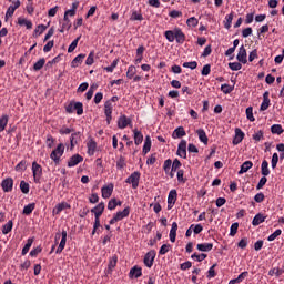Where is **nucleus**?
<instances>
[{"label":"nucleus","instance_id":"1","mask_svg":"<svg viewBox=\"0 0 284 284\" xmlns=\"http://www.w3.org/2000/svg\"><path fill=\"white\" fill-rule=\"evenodd\" d=\"M63 152H65V146L63 143L58 144L57 149L53 150L50 154V159L54 161V163L59 164V161H61V156H63Z\"/></svg>","mask_w":284,"mask_h":284},{"label":"nucleus","instance_id":"2","mask_svg":"<svg viewBox=\"0 0 284 284\" xmlns=\"http://www.w3.org/2000/svg\"><path fill=\"white\" fill-rule=\"evenodd\" d=\"M32 174L34 183H41V176H43V168L37 163H32Z\"/></svg>","mask_w":284,"mask_h":284},{"label":"nucleus","instance_id":"3","mask_svg":"<svg viewBox=\"0 0 284 284\" xmlns=\"http://www.w3.org/2000/svg\"><path fill=\"white\" fill-rule=\"evenodd\" d=\"M140 181H141V172L135 171L125 180V183H128L129 185H132L133 190H136L139 187Z\"/></svg>","mask_w":284,"mask_h":284},{"label":"nucleus","instance_id":"4","mask_svg":"<svg viewBox=\"0 0 284 284\" xmlns=\"http://www.w3.org/2000/svg\"><path fill=\"white\" fill-rule=\"evenodd\" d=\"M154 258H156V251L151 250L144 255L143 263L145 267H149L151 270L152 265H154Z\"/></svg>","mask_w":284,"mask_h":284},{"label":"nucleus","instance_id":"5","mask_svg":"<svg viewBox=\"0 0 284 284\" xmlns=\"http://www.w3.org/2000/svg\"><path fill=\"white\" fill-rule=\"evenodd\" d=\"M69 141H70V150H74V146L81 143V131L72 132L69 138Z\"/></svg>","mask_w":284,"mask_h":284},{"label":"nucleus","instance_id":"6","mask_svg":"<svg viewBox=\"0 0 284 284\" xmlns=\"http://www.w3.org/2000/svg\"><path fill=\"white\" fill-rule=\"evenodd\" d=\"M176 154L181 156V159H187V141L181 140L178 145Z\"/></svg>","mask_w":284,"mask_h":284},{"label":"nucleus","instance_id":"7","mask_svg":"<svg viewBox=\"0 0 284 284\" xmlns=\"http://www.w3.org/2000/svg\"><path fill=\"white\" fill-rule=\"evenodd\" d=\"M179 196V193L175 189L171 190L168 195V210H172L174 205H176V199Z\"/></svg>","mask_w":284,"mask_h":284},{"label":"nucleus","instance_id":"8","mask_svg":"<svg viewBox=\"0 0 284 284\" xmlns=\"http://www.w3.org/2000/svg\"><path fill=\"white\" fill-rule=\"evenodd\" d=\"M236 59L240 63H247V50L245 49V45H241L236 55Z\"/></svg>","mask_w":284,"mask_h":284},{"label":"nucleus","instance_id":"9","mask_svg":"<svg viewBox=\"0 0 284 284\" xmlns=\"http://www.w3.org/2000/svg\"><path fill=\"white\" fill-rule=\"evenodd\" d=\"M131 124H132V120L126 115H120V118L118 119V128L120 130H125V128H128V125H131Z\"/></svg>","mask_w":284,"mask_h":284},{"label":"nucleus","instance_id":"10","mask_svg":"<svg viewBox=\"0 0 284 284\" xmlns=\"http://www.w3.org/2000/svg\"><path fill=\"white\" fill-rule=\"evenodd\" d=\"M1 187L3 192H12V187H14V180L12 178H7L2 181Z\"/></svg>","mask_w":284,"mask_h":284},{"label":"nucleus","instance_id":"11","mask_svg":"<svg viewBox=\"0 0 284 284\" xmlns=\"http://www.w3.org/2000/svg\"><path fill=\"white\" fill-rule=\"evenodd\" d=\"M143 276V268L141 266H133L129 272V278H141Z\"/></svg>","mask_w":284,"mask_h":284},{"label":"nucleus","instance_id":"12","mask_svg":"<svg viewBox=\"0 0 284 284\" xmlns=\"http://www.w3.org/2000/svg\"><path fill=\"white\" fill-rule=\"evenodd\" d=\"M92 214H94V217H100L102 216L103 212H105V203L101 202L97 206H94L91 210Z\"/></svg>","mask_w":284,"mask_h":284},{"label":"nucleus","instance_id":"13","mask_svg":"<svg viewBox=\"0 0 284 284\" xmlns=\"http://www.w3.org/2000/svg\"><path fill=\"white\" fill-rule=\"evenodd\" d=\"M102 199H110L112 196V192H114V184L110 183L101 189Z\"/></svg>","mask_w":284,"mask_h":284},{"label":"nucleus","instance_id":"14","mask_svg":"<svg viewBox=\"0 0 284 284\" xmlns=\"http://www.w3.org/2000/svg\"><path fill=\"white\" fill-rule=\"evenodd\" d=\"M79 163H83V156H81L80 154H74L70 158L68 162V168H74L79 165Z\"/></svg>","mask_w":284,"mask_h":284},{"label":"nucleus","instance_id":"15","mask_svg":"<svg viewBox=\"0 0 284 284\" xmlns=\"http://www.w3.org/2000/svg\"><path fill=\"white\" fill-rule=\"evenodd\" d=\"M243 139H245V133L243 132V130L236 128L235 136L233 139V145H239V143H241Z\"/></svg>","mask_w":284,"mask_h":284},{"label":"nucleus","instance_id":"16","mask_svg":"<svg viewBox=\"0 0 284 284\" xmlns=\"http://www.w3.org/2000/svg\"><path fill=\"white\" fill-rule=\"evenodd\" d=\"M175 40L176 43L180 45H183L185 43V33H183V30L181 28H175Z\"/></svg>","mask_w":284,"mask_h":284},{"label":"nucleus","instance_id":"17","mask_svg":"<svg viewBox=\"0 0 284 284\" xmlns=\"http://www.w3.org/2000/svg\"><path fill=\"white\" fill-rule=\"evenodd\" d=\"M270 108V91L264 92L263 94V102L260 106L261 112H265Z\"/></svg>","mask_w":284,"mask_h":284},{"label":"nucleus","instance_id":"18","mask_svg":"<svg viewBox=\"0 0 284 284\" xmlns=\"http://www.w3.org/2000/svg\"><path fill=\"white\" fill-rule=\"evenodd\" d=\"M265 219H267L266 215H264L263 213H257L253 221H252V225H254V227L261 225V223H265Z\"/></svg>","mask_w":284,"mask_h":284},{"label":"nucleus","instance_id":"19","mask_svg":"<svg viewBox=\"0 0 284 284\" xmlns=\"http://www.w3.org/2000/svg\"><path fill=\"white\" fill-rule=\"evenodd\" d=\"M70 204L68 202H61L59 204L55 205V207L53 209V213L54 214H61V212H63V210H70Z\"/></svg>","mask_w":284,"mask_h":284},{"label":"nucleus","instance_id":"20","mask_svg":"<svg viewBox=\"0 0 284 284\" xmlns=\"http://www.w3.org/2000/svg\"><path fill=\"white\" fill-rule=\"evenodd\" d=\"M196 248L199 250V252H212V250L214 248V244L213 243H201L196 245Z\"/></svg>","mask_w":284,"mask_h":284},{"label":"nucleus","instance_id":"21","mask_svg":"<svg viewBox=\"0 0 284 284\" xmlns=\"http://www.w3.org/2000/svg\"><path fill=\"white\" fill-rule=\"evenodd\" d=\"M187 133L183 126L176 128L172 133V139H183Z\"/></svg>","mask_w":284,"mask_h":284},{"label":"nucleus","instance_id":"22","mask_svg":"<svg viewBox=\"0 0 284 284\" xmlns=\"http://www.w3.org/2000/svg\"><path fill=\"white\" fill-rule=\"evenodd\" d=\"M85 59V54L84 53H80L79 55H77L72 62H71V68H79L81 65V63H83V60Z\"/></svg>","mask_w":284,"mask_h":284},{"label":"nucleus","instance_id":"23","mask_svg":"<svg viewBox=\"0 0 284 284\" xmlns=\"http://www.w3.org/2000/svg\"><path fill=\"white\" fill-rule=\"evenodd\" d=\"M133 139L135 145H141L143 143V133L136 129L133 130Z\"/></svg>","mask_w":284,"mask_h":284},{"label":"nucleus","instance_id":"24","mask_svg":"<svg viewBox=\"0 0 284 284\" xmlns=\"http://www.w3.org/2000/svg\"><path fill=\"white\" fill-rule=\"evenodd\" d=\"M114 216L118 217V221L128 219V216H130V206H126L123 211H119Z\"/></svg>","mask_w":284,"mask_h":284},{"label":"nucleus","instance_id":"25","mask_svg":"<svg viewBox=\"0 0 284 284\" xmlns=\"http://www.w3.org/2000/svg\"><path fill=\"white\" fill-rule=\"evenodd\" d=\"M196 134H197L199 140L201 141V143H204V145H207V142L210 141V139H207V134L205 133V130L199 129L196 131Z\"/></svg>","mask_w":284,"mask_h":284},{"label":"nucleus","instance_id":"26","mask_svg":"<svg viewBox=\"0 0 284 284\" xmlns=\"http://www.w3.org/2000/svg\"><path fill=\"white\" fill-rule=\"evenodd\" d=\"M87 148L89 156H94V152H97V142L94 140H90L87 143Z\"/></svg>","mask_w":284,"mask_h":284},{"label":"nucleus","instance_id":"27","mask_svg":"<svg viewBox=\"0 0 284 284\" xmlns=\"http://www.w3.org/2000/svg\"><path fill=\"white\" fill-rule=\"evenodd\" d=\"M70 28H72V21H70V18L64 16L62 27L59 30V32L63 33V32H65V30H70Z\"/></svg>","mask_w":284,"mask_h":284},{"label":"nucleus","instance_id":"28","mask_svg":"<svg viewBox=\"0 0 284 284\" xmlns=\"http://www.w3.org/2000/svg\"><path fill=\"white\" fill-rule=\"evenodd\" d=\"M254 166V163H252V161H245L242 165L241 169L239 171V174H245V172L252 170V168Z\"/></svg>","mask_w":284,"mask_h":284},{"label":"nucleus","instance_id":"29","mask_svg":"<svg viewBox=\"0 0 284 284\" xmlns=\"http://www.w3.org/2000/svg\"><path fill=\"white\" fill-rule=\"evenodd\" d=\"M164 37L169 41V43H174L176 37V29L165 31Z\"/></svg>","mask_w":284,"mask_h":284},{"label":"nucleus","instance_id":"30","mask_svg":"<svg viewBox=\"0 0 284 284\" xmlns=\"http://www.w3.org/2000/svg\"><path fill=\"white\" fill-rule=\"evenodd\" d=\"M36 207H37L36 203H30L23 207L22 214H24L26 216H30V214L34 212Z\"/></svg>","mask_w":284,"mask_h":284},{"label":"nucleus","instance_id":"31","mask_svg":"<svg viewBox=\"0 0 284 284\" xmlns=\"http://www.w3.org/2000/svg\"><path fill=\"white\" fill-rule=\"evenodd\" d=\"M261 172L264 176H270V162H267V160H263Z\"/></svg>","mask_w":284,"mask_h":284},{"label":"nucleus","instance_id":"32","mask_svg":"<svg viewBox=\"0 0 284 284\" xmlns=\"http://www.w3.org/2000/svg\"><path fill=\"white\" fill-rule=\"evenodd\" d=\"M232 21H234V12H231L230 14L225 16L224 28L226 30H230V28H232Z\"/></svg>","mask_w":284,"mask_h":284},{"label":"nucleus","instance_id":"33","mask_svg":"<svg viewBox=\"0 0 284 284\" xmlns=\"http://www.w3.org/2000/svg\"><path fill=\"white\" fill-rule=\"evenodd\" d=\"M18 26H26L27 30H32V21L26 18H18Z\"/></svg>","mask_w":284,"mask_h":284},{"label":"nucleus","instance_id":"34","mask_svg":"<svg viewBox=\"0 0 284 284\" xmlns=\"http://www.w3.org/2000/svg\"><path fill=\"white\" fill-rule=\"evenodd\" d=\"M252 139L255 143H258V141H263V139H265V132H263V130H258L252 135Z\"/></svg>","mask_w":284,"mask_h":284},{"label":"nucleus","instance_id":"35","mask_svg":"<svg viewBox=\"0 0 284 284\" xmlns=\"http://www.w3.org/2000/svg\"><path fill=\"white\" fill-rule=\"evenodd\" d=\"M28 170V161L21 160L17 165H16V172H26Z\"/></svg>","mask_w":284,"mask_h":284},{"label":"nucleus","instance_id":"36","mask_svg":"<svg viewBox=\"0 0 284 284\" xmlns=\"http://www.w3.org/2000/svg\"><path fill=\"white\" fill-rule=\"evenodd\" d=\"M32 243H34V239L30 237L27 241V244L22 248V256H26L28 252H30V247H32Z\"/></svg>","mask_w":284,"mask_h":284},{"label":"nucleus","instance_id":"37","mask_svg":"<svg viewBox=\"0 0 284 284\" xmlns=\"http://www.w3.org/2000/svg\"><path fill=\"white\" fill-rule=\"evenodd\" d=\"M191 258H193V261H197V263H201V262L205 261V258H207V254H205V253H201V254L193 253L191 255Z\"/></svg>","mask_w":284,"mask_h":284},{"label":"nucleus","instance_id":"38","mask_svg":"<svg viewBox=\"0 0 284 284\" xmlns=\"http://www.w3.org/2000/svg\"><path fill=\"white\" fill-rule=\"evenodd\" d=\"M48 30V26L45 24H39L34 31H33V37L37 39V37H40V34L44 31Z\"/></svg>","mask_w":284,"mask_h":284},{"label":"nucleus","instance_id":"39","mask_svg":"<svg viewBox=\"0 0 284 284\" xmlns=\"http://www.w3.org/2000/svg\"><path fill=\"white\" fill-rule=\"evenodd\" d=\"M271 132H272V134L281 135V134H283L284 130H283V126L281 124H273L271 126Z\"/></svg>","mask_w":284,"mask_h":284},{"label":"nucleus","instance_id":"40","mask_svg":"<svg viewBox=\"0 0 284 284\" xmlns=\"http://www.w3.org/2000/svg\"><path fill=\"white\" fill-rule=\"evenodd\" d=\"M74 131H75L74 128L63 125V126H61V129L59 130V134H61V135L72 134Z\"/></svg>","mask_w":284,"mask_h":284},{"label":"nucleus","instance_id":"41","mask_svg":"<svg viewBox=\"0 0 284 284\" xmlns=\"http://www.w3.org/2000/svg\"><path fill=\"white\" fill-rule=\"evenodd\" d=\"M20 190H21L22 194H30V184L22 180L20 182Z\"/></svg>","mask_w":284,"mask_h":284},{"label":"nucleus","instance_id":"42","mask_svg":"<svg viewBox=\"0 0 284 284\" xmlns=\"http://www.w3.org/2000/svg\"><path fill=\"white\" fill-rule=\"evenodd\" d=\"M43 65H45V58H41L39 61H37L34 64H33V70L36 72H39V70H42Z\"/></svg>","mask_w":284,"mask_h":284},{"label":"nucleus","instance_id":"43","mask_svg":"<svg viewBox=\"0 0 284 284\" xmlns=\"http://www.w3.org/2000/svg\"><path fill=\"white\" fill-rule=\"evenodd\" d=\"M9 119L10 118L8 115H2L0 118V132H3V130H6V128L8 126Z\"/></svg>","mask_w":284,"mask_h":284},{"label":"nucleus","instance_id":"44","mask_svg":"<svg viewBox=\"0 0 284 284\" xmlns=\"http://www.w3.org/2000/svg\"><path fill=\"white\" fill-rule=\"evenodd\" d=\"M13 225L14 224L12 223V220H10L7 224L2 226V234H10V232H12Z\"/></svg>","mask_w":284,"mask_h":284},{"label":"nucleus","instance_id":"45","mask_svg":"<svg viewBox=\"0 0 284 284\" xmlns=\"http://www.w3.org/2000/svg\"><path fill=\"white\" fill-rule=\"evenodd\" d=\"M114 110V104H112L110 101L104 102V114H112Z\"/></svg>","mask_w":284,"mask_h":284},{"label":"nucleus","instance_id":"46","mask_svg":"<svg viewBox=\"0 0 284 284\" xmlns=\"http://www.w3.org/2000/svg\"><path fill=\"white\" fill-rule=\"evenodd\" d=\"M221 91L223 92V94H231V92H234V87L225 83L221 85Z\"/></svg>","mask_w":284,"mask_h":284},{"label":"nucleus","instance_id":"47","mask_svg":"<svg viewBox=\"0 0 284 284\" xmlns=\"http://www.w3.org/2000/svg\"><path fill=\"white\" fill-rule=\"evenodd\" d=\"M79 41H81V36H79L75 40L71 42V44L68 48V52H73L77 50V45H79Z\"/></svg>","mask_w":284,"mask_h":284},{"label":"nucleus","instance_id":"48","mask_svg":"<svg viewBox=\"0 0 284 284\" xmlns=\"http://www.w3.org/2000/svg\"><path fill=\"white\" fill-rule=\"evenodd\" d=\"M65 243H68V239L61 237V241L55 251V254H61V252H63V250H65Z\"/></svg>","mask_w":284,"mask_h":284},{"label":"nucleus","instance_id":"49","mask_svg":"<svg viewBox=\"0 0 284 284\" xmlns=\"http://www.w3.org/2000/svg\"><path fill=\"white\" fill-rule=\"evenodd\" d=\"M73 110L77 111L78 116H81V114H83V103L82 102H75L73 104Z\"/></svg>","mask_w":284,"mask_h":284},{"label":"nucleus","instance_id":"50","mask_svg":"<svg viewBox=\"0 0 284 284\" xmlns=\"http://www.w3.org/2000/svg\"><path fill=\"white\" fill-rule=\"evenodd\" d=\"M186 26H189V28H196V26H199V19H196L195 17H191L186 20Z\"/></svg>","mask_w":284,"mask_h":284},{"label":"nucleus","instance_id":"51","mask_svg":"<svg viewBox=\"0 0 284 284\" xmlns=\"http://www.w3.org/2000/svg\"><path fill=\"white\" fill-rule=\"evenodd\" d=\"M230 70H233L234 72H239L243 68V64L241 62H231L229 63Z\"/></svg>","mask_w":284,"mask_h":284},{"label":"nucleus","instance_id":"52","mask_svg":"<svg viewBox=\"0 0 284 284\" xmlns=\"http://www.w3.org/2000/svg\"><path fill=\"white\" fill-rule=\"evenodd\" d=\"M119 65V59L113 60V62L111 63V65L109 67H104L103 70H105V72H114V69Z\"/></svg>","mask_w":284,"mask_h":284},{"label":"nucleus","instance_id":"53","mask_svg":"<svg viewBox=\"0 0 284 284\" xmlns=\"http://www.w3.org/2000/svg\"><path fill=\"white\" fill-rule=\"evenodd\" d=\"M134 74H136V67L130 65L126 71L128 79H134Z\"/></svg>","mask_w":284,"mask_h":284},{"label":"nucleus","instance_id":"54","mask_svg":"<svg viewBox=\"0 0 284 284\" xmlns=\"http://www.w3.org/2000/svg\"><path fill=\"white\" fill-rule=\"evenodd\" d=\"M281 234H283V231L281 229H277L273 234H271L267 237V241H270V242L276 241V239H278V236H281Z\"/></svg>","mask_w":284,"mask_h":284},{"label":"nucleus","instance_id":"55","mask_svg":"<svg viewBox=\"0 0 284 284\" xmlns=\"http://www.w3.org/2000/svg\"><path fill=\"white\" fill-rule=\"evenodd\" d=\"M254 109L252 106L246 108V118L248 121L254 122L256 119L254 118Z\"/></svg>","mask_w":284,"mask_h":284},{"label":"nucleus","instance_id":"56","mask_svg":"<svg viewBox=\"0 0 284 284\" xmlns=\"http://www.w3.org/2000/svg\"><path fill=\"white\" fill-rule=\"evenodd\" d=\"M118 261H119V257L116 255H114L112 258H110V261H109L110 272H112V270H114V267H116Z\"/></svg>","mask_w":284,"mask_h":284},{"label":"nucleus","instance_id":"57","mask_svg":"<svg viewBox=\"0 0 284 284\" xmlns=\"http://www.w3.org/2000/svg\"><path fill=\"white\" fill-rule=\"evenodd\" d=\"M163 170L165 174H170V170H172V161L170 159L164 161Z\"/></svg>","mask_w":284,"mask_h":284},{"label":"nucleus","instance_id":"58","mask_svg":"<svg viewBox=\"0 0 284 284\" xmlns=\"http://www.w3.org/2000/svg\"><path fill=\"white\" fill-rule=\"evenodd\" d=\"M128 163H125V158L120 156V159L116 161V168L118 170H123Z\"/></svg>","mask_w":284,"mask_h":284},{"label":"nucleus","instance_id":"59","mask_svg":"<svg viewBox=\"0 0 284 284\" xmlns=\"http://www.w3.org/2000/svg\"><path fill=\"white\" fill-rule=\"evenodd\" d=\"M183 68H190V70H196V68H199V63L196 61H192V62H184Z\"/></svg>","mask_w":284,"mask_h":284},{"label":"nucleus","instance_id":"60","mask_svg":"<svg viewBox=\"0 0 284 284\" xmlns=\"http://www.w3.org/2000/svg\"><path fill=\"white\" fill-rule=\"evenodd\" d=\"M170 244H163L159 251L160 256H164V254H168L170 252Z\"/></svg>","mask_w":284,"mask_h":284},{"label":"nucleus","instance_id":"61","mask_svg":"<svg viewBox=\"0 0 284 284\" xmlns=\"http://www.w3.org/2000/svg\"><path fill=\"white\" fill-rule=\"evenodd\" d=\"M181 161L179 159L173 160L172 164H171V170L172 172H176V170H179L181 168Z\"/></svg>","mask_w":284,"mask_h":284},{"label":"nucleus","instance_id":"62","mask_svg":"<svg viewBox=\"0 0 284 284\" xmlns=\"http://www.w3.org/2000/svg\"><path fill=\"white\" fill-rule=\"evenodd\" d=\"M236 232H239V222H235L231 225L230 236H236Z\"/></svg>","mask_w":284,"mask_h":284},{"label":"nucleus","instance_id":"63","mask_svg":"<svg viewBox=\"0 0 284 284\" xmlns=\"http://www.w3.org/2000/svg\"><path fill=\"white\" fill-rule=\"evenodd\" d=\"M94 64V51H91L85 60V65Z\"/></svg>","mask_w":284,"mask_h":284},{"label":"nucleus","instance_id":"64","mask_svg":"<svg viewBox=\"0 0 284 284\" xmlns=\"http://www.w3.org/2000/svg\"><path fill=\"white\" fill-rule=\"evenodd\" d=\"M101 101H103V92H98L94 95L93 102L95 103V105H99V103H101Z\"/></svg>","mask_w":284,"mask_h":284}]
</instances>
